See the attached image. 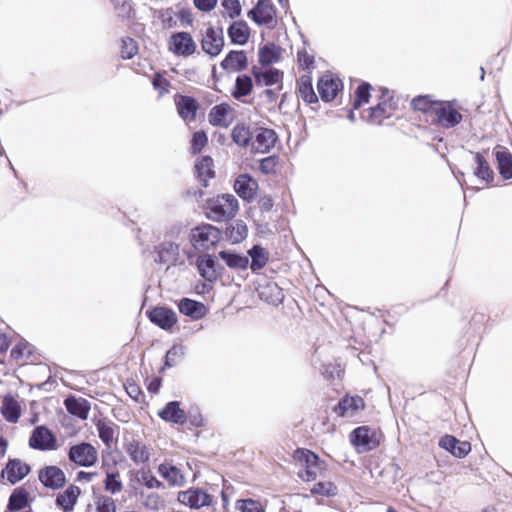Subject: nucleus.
<instances>
[{
  "label": "nucleus",
  "mask_w": 512,
  "mask_h": 512,
  "mask_svg": "<svg viewBox=\"0 0 512 512\" xmlns=\"http://www.w3.org/2000/svg\"><path fill=\"white\" fill-rule=\"evenodd\" d=\"M239 211L237 198L232 194H219L206 200L204 214L213 222L232 220Z\"/></svg>",
  "instance_id": "1"
},
{
  "label": "nucleus",
  "mask_w": 512,
  "mask_h": 512,
  "mask_svg": "<svg viewBox=\"0 0 512 512\" xmlns=\"http://www.w3.org/2000/svg\"><path fill=\"white\" fill-rule=\"evenodd\" d=\"M376 105L365 111L363 118L370 124L381 125L384 120L394 117L399 110V99L388 88L380 87Z\"/></svg>",
  "instance_id": "2"
},
{
  "label": "nucleus",
  "mask_w": 512,
  "mask_h": 512,
  "mask_svg": "<svg viewBox=\"0 0 512 512\" xmlns=\"http://www.w3.org/2000/svg\"><path fill=\"white\" fill-rule=\"evenodd\" d=\"M292 457L300 466L298 477L304 482H313L326 471V463L313 451L306 448H297Z\"/></svg>",
  "instance_id": "3"
},
{
  "label": "nucleus",
  "mask_w": 512,
  "mask_h": 512,
  "mask_svg": "<svg viewBox=\"0 0 512 512\" xmlns=\"http://www.w3.org/2000/svg\"><path fill=\"white\" fill-rule=\"evenodd\" d=\"M221 239V230L208 223L192 228L189 233V241L198 252H205L216 247Z\"/></svg>",
  "instance_id": "4"
},
{
  "label": "nucleus",
  "mask_w": 512,
  "mask_h": 512,
  "mask_svg": "<svg viewBox=\"0 0 512 512\" xmlns=\"http://www.w3.org/2000/svg\"><path fill=\"white\" fill-rule=\"evenodd\" d=\"M383 437V433L380 429L366 425L355 428L349 435L351 444L360 453L369 452L378 448Z\"/></svg>",
  "instance_id": "5"
},
{
  "label": "nucleus",
  "mask_w": 512,
  "mask_h": 512,
  "mask_svg": "<svg viewBox=\"0 0 512 512\" xmlns=\"http://www.w3.org/2000/svg\"><path fill=\"white\" fill-rule=\"evenodd\" d=\"M462 119L460 108L454 101L441 100L431 123L444 129H450L460 124Z\"/></svg>",
  "instance_id": "6"
},
{
  "label": "nucleus",
  "mask_w": 512,
  "mask_h": 512,
  "mask_svg": "<svg viewBox=\"0 0 512 512\" xmlns=\"http://www.w3.org/2000/svg\"><path fill=\"white\" fill-rule=\"evenodd\" d=\"M68 459L79 467H92L98 462L97 448L88 442H80L70 446Z\"/></svg>",
  "instance_id": "7"
},
{
  "label": "nucleus",
  "mask_w": 512,
  "mask_h": 512,
  "mask_svg": "<svg viewBox=\"0 0 512 512\" xmlns=\"http://www.w3.org/2000/svg\"><path fill=\"white\" fill-rule=\"evenodd\" d=\"M31 471L30 465L19 459L9 458L0 473L2 484L14 485L24 479Z\"/></svg>",
  "instance_id": "8"
},
{
  "label": "nucleus",
  "mask_w": 512,
  "mask_h": 512,
  "mask_svg": "<svg viewBox=\"0 0 512 512\" xmlns=\"http://www.w3.org/2000/svg\"><path fill=\"white\" fill-rule=\"evenodd\" d=\"M168 49L176 56L189 57L197 51V44L186 31L173 33L167 42Z\"/></svg>",
  "instance_id": "9"
},
{
  "label": "nucleus",
  "mask_w": 512,
  "mask_h": 512,
  "mask_svg": "<svg viewBox=\"0 0 512 512\" xmlns=\"http://www.w3.org/2000/svg\"><path fill=\"white\" fill-rule=\"evenodd\" d=\"M28 444L30 448L39 451H52L59 447L55 434L44 425L33 429Z\"/></svg>",
  "instance_id": "10"
},
{
  "label": "nucleus",
  "mask_w": 512,
  "mask_h": 512,
  "mask_svg": "<svg viewBox=\"0 0 512 512\" xmlns=\"http://www.w3.org/2000/svg\"><path fill=\"white\" fill-rule=\"evenodd\" d=\"M201 49L210 57L218 56L224 47V35L222 28L209 25L200 40Z\"/></svg>",
  "instance_id": "11"
},
{
  "label": "nucleus",
  "mask_w": 512,
  "mask_h": 512,
  "mask_svg": "<svg viewBox=\"0 0 512 512\" xmlns=\"http://www.w3.org/2000/svg\"><path fill=\"white\" fill-rule=\"evenodd\" d=\"M177 500L191 509H200L205 506H210L213 502V497L202 488L191 487L178 492Z\"/></svg>",
  "instance_id": "12"
},
{
  "label": "nucleus",
  "mask_w": 512,
  "mask_h": 512,
  "mask_svg": "<svg viewBox=\"0 0 512 512\" xmlns=\"http://www.w3.org/2000/svg\"><path fill=\"white\" fill-rule=\"evenodd\" d=\"M278 140L277 133L267 127H255L250 151L252 153H268Z\"/></svg>",
  "instance_id": "13"
},
{
  "label": "nucleus",
  "mask_w": 512,
  "mask_h": 512,
  "mask_svg": "<svg viewBox=\"0 0 512 512\" xmlns=\"http://www.w3.org/2000/svg\"><path fill=\"white\" fill-rule=\"evenodd\" d=\"M365 406V401L361 396L346 394L334 406L333 412L339 417H354L358 412L364 410Z\"/></svg>",
  "instance_id": "14"
},
{
  "label": "nucleus",
  "mask_w": 512,
  "mask_h": 512,
  "mask_svg": "<svg viewBox=\"0 0 512 512\" xmlns=\"http://www.w3.org/2000/svg\"><path fill=\"white\" fill-rule=\"evenodd\" d=\"M174 102L177 113L184 121L193 122L196 120L200 105L194 97L176 94Z\"/></svg>",
  "instance_id": "15"
},
{
  "label": "nucleus",
  "mask_w": 512,
  "mask_h": 512,
  "mask_svg": "<svg viewBox=\"0 0 512 512\" xmlns=\"http://www.w3.org/2000/svg\"><path fill=\"white\" fill-rule=\"evenodd\" d=\"M248 16L259 25H269L274 21L276 11L270 0H258Z\"/></svg>",
  "instance_id": "16"
},
{
  "label": "nucleus",
  "mask_w": 512,
  "mask_h": 512,
  "mask_svg": "<svg viewBox=\"0 0 512 512\" xmlns=\"http://www.w3.org/2000/svg\"><path fill=\"white\" fill-rule=\"evenodd\" d=\"M342 86V81L331 74L320 77L317 84L319 95L325 102L334 100Z\"/></svg>",
  "instance_id": "17"
},
{
  "label": "nucleus",
  "mask_w": 512,
  "mask_h": 512,
  "mask_svg": "<svg viewBox=\"0 0 512 512\" xmlns=\"http://www.w3.org/2000/svg\"><path fill=\"white\" fill-rule=\"evenodd\" d=\"M39 480L47 488L59 489L66 483L64 471L57 466H46L39 471Z\"/></svg>",
  "instance_id": "18"
},
{
  "label": "nucleus",
  "mask_w": 512,
  "mask_h": 512,
  "mask_svg": "<svg viewBox=\"0 0 512 512\" xmlns=\"http://www.w3.org/2000/svg\"><path fill=\"white\" fill-rule=\"evenodd\" d=\"M150 321L164 330H171V328L177 323L176 313L166 307H155L148 313Z\"/></svg>",
  "instance_id": "19"
},
{
  "label": "nucleus",
  "mask_w": 512,
  "mask_h": 512,
  "mask_svg": "<svg viewBox=\"0 0 512 512\" xmlns=\"http://www.w3.org/2000/svg\"><path fill=\"white\" fill-rule=\"evenodd\" d=\"M233 109L227 103L215 105L208 114L212 126L227 128L233 121Z\"/></svg>",
  "instance_id": "20"
},
{
  "label": "nucleus",
  "mask_w": 512,
  "mask_h": 512,
  "mask_svg": "<svg viewBox=\"0 0 512 512\" xmlns=\"http://www.w3.org/2000/svg\"><path fill=\"white\" fill-rule=\"evenodd\" d=\"M196 264L200 275L209 282L216 281L221 276L220 267L211 255L198 256Z\"/></svg>",
  "instance_id": "21"
},
{
  "label": "nucleus",
  "mask_w": 512,
  "mask_h": 512,
  "mask_svg": "<svg viewBox=\"0 0 512 512\" xmlns=\"http://www.w3.org/2000/svg\"><path fill=\"white\" fill-rule=\"evenodd\" d=\"M439 446L449 451L457 458H464L471 451V444L468 441H460L452 435H444L439 440Z\"/></svg>",
  "instance_id": "22"
},
{
  "label": "nucleus",
  "mask_w": 512,
  "mask_h": 512,
  "mask_svg": "<svg viewBox=\"0 0 512 512\" xmlns=\"http://www.w3.org/2000/svg\"><path fill=\"white\" fill-rule=\"evenodd\" d=\"M157 415L165 422L183 425L188 417L186 412L180 407L179 401L168 402Z\"/></svg>",
  "instance_id": "23"
},
{
  "label": "nucleus",
  "mask_w": 512,
  "mask_h": 512,
  "mask_svg": "<svg viewBox=\"0 0 512 512\" xmlns=\"http://www.w3.org/2000/svg\"><path fill=\"white\" fill-rule=\"evenodd\" d=\"M80 495V487L70 484L64 491L58 493L55 503L63 512H73Z\"/></svg>",
  "instance_id": "24"
},
{
  "label": "nucleus",
  "mask_w": 512,
  "mask_h": 512,
  "mask_svg": "<svg viewBox=\"0 0 512 512\" xmlns=\"http://www.w3.org/2000/svg\"><path fill=\"white\" fill-rule=\"evenodd\" d=\"M125 452L135 464H144L150 459V450L146 444L137 439H131L124 444Z\"/></svg>",
  "instance_id": "25"
},
{
  "label": "nucleus",
  "mask_w": 512,
  "mask_h": 512,
  "mask_svg": "<svg viewBox=\"0 0 512 512\" xmlns=\"http://www.w3.org/2000/svg\"><path fill=\"white\" fill-rule=\"evenodd\" d=\"M258 188L257 182L248 174H240L234 182V190L244 200H252Z\"/></svg>",
  "instance_id": "26"
},
{
  "label": "nucleus",
  "mask_w": 512,
  "mask_h": 512,
  "mask_svg": "<svg viewBox=\"0 0 512 512\" xmlns=\"http://www.w3.org/2000/svg\"><path fill=\"white\" fill-rule=\"evenodd\" d=\"M258 295L261 300L272 305H278L284 299L282 288L272 281L260 284L258 287Z\"/></svg>",
  "instance_id": "27"
},
{
  "label": "nucleus",
  "mask_w": 512,
  "mask_h": 512,
  "mask_svg": "<svg viewBox=\"0 0 512 512\" xmlns=\"http://www.w3.org/2000/svg\"><path fill=\"white\" fill-rule=\"evenodd\" d=\"M495 157L497 160V168L499 171V174L504 179H511L512 178V154L509 151L508 148L497 145L494 148Z\"/></svg>",
  "instance_id": "28"
},
{
  "label": "nucleus",
  "mask_w": 512,
  "mask_h": 512,
  "mask_svg": "<svg viewBox=\"0 0 512 512\" xmlns=\"http://www.w3.org/2000/svg\"><path fill=\"white\" fill-rule=\"evenodd\" d=\"M197 179L203 187L208 186L209 180L215 177L214 161L210 156H202L195 163Z\"/></svg>",
  "instance_id": "29"
},
{
  "label": "nucleus",
  "mask_w": 512,
  "mask_h": 512,
  "mask_svg": "<svg viewBox=\"0 0 512 512\" xmlns=\"http://www.w3.org/2000/svg\"><path fill=\"white\" fill-rule=\"evenodd\" d=\"M248 66V59L245 51L232 50L221 62V67L227 71L239 72Z\"/></svg>",
  "instance_id": "30"
},
{
  "label": "nucleus",
  "mask_w": 512,
  "mask_h": 512,
  "mask_svg": "<svg viewBox=\"0 0 512 512\" xmlns=\"http://www.w3.org/2000/svg\"><path fill=\"white\" fill-rule=\"evenodd\" d=\"M230 41L236 45H245L250 38L251 30L244 20L234 21L227 29Z\"/></svg>",
  "instance_id": "31"
},
{
  "label": "nucleus",
  "mask_w": 512,
  "mask_h": 512,
  "mask_svg": "<svg viewBox=\"0 0 512 512\" xmlns=\"http://www.w3.org/2000/svg\"><path fill=\"white\" fill-rule=\"evenodd\" d=\"M117 504L111 496L95 494L92 500L87 503L85 512H116Z\"/></svg>",
  "instance_id": "32"
},
{
  "label": "nucleus",
  "mask_w": 512,
  "mask_h": 512,
  "mask_svg": "<svg viewBox=\"0 0 512 512\" xmlns=\"http://www.w3.org/2000/svg\"><path fill=\"white\" fill-rule=\"evenodd\" d=\"M0 412L6 421L17 423L21 416V406L11 394H6L2 397Z\"/></svg>",
  "instance_id": "33"
},
{
  "label": "nucleus",
  "mask_w": 512,
  "mask_h": 512,
  "mask_svg": "<svg viewBox=\"0 0 512 512\" xmlns=\"http://www.w3.org/2000/svg\"><path fill=\"white\" fill-rule=\"evenodd\" d=\"M441 100H434L431 95H418L411 100L414 111L421 112L433 119Z\"/></svg>",
  "instance_id": "34"
},
{
  "label": "nucleus",
  "mask_w": 512,
  "mask_h": 512,
  "mask_svg": "<svg viewBox=\"0 0 512 512\" xmlns=\"http://www.w3.org/2000/svg\"><path fill=\"white\" fill-rule=\"evenodd\" d=\"M158 473L171 486H182L186 481L183 472L170 462L161 463L158 466Z\"/></svg>",
  "instance_id": "35"
},
{
  "label": "nucleus",
  "mask_w": 512,
  "mask_h": 512,
  "mask_svg": "<svg viewBox=\"0 0 512 512\" xmlns=\"http://www.w3.org/2000/svg\"><path fill=\"white\" fill-rule=\"evenodd\" d=\"M179 259V245L173 242H163L157 249L156 262L176 265Z\"/></svg>",
  "instance_id": "36"
},
{
  "label": "nucleus",
  "mask_w": 512,
  "mask_h": 512,
  "mask_svg": "<svg viewBox=\"0 0 512 512\" xmlns=\"http://www.w3.org/2000/svg\"><path fill=\"white\" fill-rule=\"evenodd\" d=\"M98 436L107 448H111L116 442L117 426L106 419H99L95 423Z\"/></svg>",
  "instance_id": "37"
},
{
  "label": "nucleus",
  "mask_w": 512,
  "mask_h": 512,
  "mask_svg": "<svg viewBox=\"0 0 512 512\" xmlns=\"http://www.w3.org/2000/svg\"><path fill=\"white\" fill-rule=\"evenodd\" d=\"M179 311L194 320L203 318L207 313L206 306L198 301L183 298L178 304Z\"/></svg>",
  "instance_id": "38"
},
{
  "label": "nucleus",
  "mask_w": 512,
  "mask_h": 512,
  "mask_svg": "<svg viewBox=\"0 0 512 512\" xmlns=\"http://www.w3.org/2000/svg\"><path fill=\"white\" fill-rule=\"evenodd\" d=\"M297 91L299 97L307 104L318 102V97L312 85V77L309 74H303L297 80Z\"/></svg>",
  "instance_id": "39"
},
{
  "label": "nucleus",
  "mask_w": 512,
  "mask_h": 512,
  "mask_svg": "<svg viewBox=\"0 0 512 512\" xmlns=\"http://www.w3.org/2000/svg\"><path fill=\"white\" fill-rule=\"evenodd\" d=\"M253 133L254 128H251L245 123H238L232 129L231 138L239 147L250 149Z\"/></svg>",
  "instance_id": "40"
},
{
  "label": "nucleus",
  "mask_w": 512,
  "mask_h": 512,
  "mask_svg": "<svg viewBox=\"0 0 512 512\" xmlns=\"http://www.w3.org/2000/svg\"><path fill=\"white\" fill-rule=\"evenodd\" d=\"M64 405L70 414L83 420L87 419L90 411V404L86 399L69 396L65 399Z\"/></svg>",
  "instance_id": "41"
},
{
  "label": "nucleus",
  "mask_w": 512,
  "mask_h": 512,
  "mask_svg": "<svg viewBox=\"0 0 512 512\" xmlns=\"http://www.w3.org/2000/svg\"><path fill=\"white\" fill-rule=\"evenodd\" d=\"M474 159L476 163V167L474 168L475 176L484 181L487 185L492 184L494 180V172L485 156L480 152H476Z\"/></svg>",
  "instance_id": "42"
},
{
  "label": "nucleus",
  "mask_w": 512,
  "mask_h": 512,
  "mask_svg": "<svg viewBox=\"0 0 512 512\" xmlns=\"http://www.w3.org/2000/svg\"><path fill=\"white\" fill-rule=\"evenodd\" d=\"M10 356L15 362L24 365L33 358V346L26 340L21 339L11 349Z\"/></svg>",
  "instance_id": "43"
},
{
  "label": "nucleus",
  "mask_w": 512,
  "mask_h": 512,
  "mask_svg": "<svg viewBox=\"0 0 512 512\" xmlns=\"http://www.w3.org/2000/svg\"><path fill=\"white\" fill-rule=\"evenodd\" d=\"M252 73L257 85L270 86L281 82L283 79V73L275 68L260 71L254 67Z\"/></svg>",
  "instance_id": "44"
},
{
  "label": "nucleus",
  "mask_w": 512,
  "mask_h": 512,
  "mask_svg": "<svg viewBox=\"0 0 512 512\" xmlns=\"http://www.w3.org/2000/svg\"><path fill=\"white\" fill-rule=\"evenodd\" d=\"M29 493L23 487L16 488L9 497L8 510L18 511L24 509L28 505Z\"/></svg>",
  "instance_id": "45"
},
{
  "label": "nucleus",
  "mask_w": 512,
  "mask_h": 512,
  "mask_svg": "<svg viewBox=\"0 0 512 512\" xmlns=\"http://www.w3.org/2000/svg\"><path fill=\"white\" fill-rule=\"evenodd\" d=\"M310 493L316 497H334L338 494V487L331 480H323L315 483Z\"/></svg>",
  "instance_id": "46"
},
{
  "label": "nucleus",
  "mask_w": 512,
  "mask_h": 512,
  "mask_svg": "<svg viewBox=\"0 0 512 512\" xmlns=\"http://www.w3.org/2000/svg\"><path fill=\"white\" fill-rule=\"evenodd\" d=\"M253 89V82L250 76L248 75H239L235 80V87L232 92V96L235 99H241L249 95Z\"/></svg>",
  "instance_id": "47"
},
{
  "label": "nucleus",
  "mask_w": 512,
  "mask_h": 512,
  "mask_svg": "<svg viewBox=\"0 0 512 512\" xmlns=\"http://www.w3.org/2000/svg\"><path fill=\"white\" fill-rule=\"evenodd\" d=\"M297 65L299 69L306 71V74L311 75L312 70L315 68L314 54L309 52L306 47L298 49Z\"/></svg>",
  "instance_id": "48"
},
{
  "label": "nucleus",
  "mask_w": 512,
  "mask_h": 512,
  "mask_svg": "<svg viewBox=\"0 0 512 512\" xmlns=\"http://www.w3.org/2000/svg\"><path fill=\"white\" fill-rule=\"evenodd\" d=\"M219 256L232 269H246L248 266V258L245 256L229 251H220Z\"/></svg>",
  "instance_id": "49"
},
{
  "label": "nucleus",
  "mask_w": 512,
  "mask_h": 512,
  "mask_svg": "<svg viewBox=\"0 0 512 512\" xmlns=\"http://www.w3.org/2000/svg\"><path fill=\"white\" fill-rule=\"evenodd\" d=\"M280 59V49L275 44H266L259 50V61L261 64H271Z\"/></svg>",
  "instance_id": "50"
},
{
  "label": "nucleus",
  "mask_w": 512,
  "mask_h": 512,
  "mask_svg": "<svg viewBox=\"0 0 512 512\" xmlns=\"http://www.w3.org/2000/svg\"><path fill=\"white\" fill-rule=\"evenodd\" d=\"M247 226L242 222L238 221L226 228V236L232 243H239L243 241L247 236Z\"/></svg>",
  "instance_id": "51"
},
{
  "label": "nucleus",
  "mask_w": 512,
  "mask_h": 512,
  "mask_svg": "<svg viewBox=\"0 0 512 512\" xmlns=\"http://www.w3.org/2000/svg\"><path fill=\"white\" fill-rule=\"evenodd\" d=\"M371 89L372 86L367 82H362L356 88L352 102L353 109H358L362 105L367 104L369 102Z\"/></svg>",
  "instance_id": "52"
},
{
  "label": "nucleus",
  "mask_w": 512,
  "mask_h": 512,
  "mask_svg": "<svg viewBox=\"0 0 512 512\" xmlns=\"http://www.w3.org/2000/svg\"><path fill=\"white\" fill-rule=\"evenodd\" d=\"M104 489L112 495L120 493L123 489V484L118 472H107L103 480Z\"/></svg>",
  "instance_id": "53"
},
{
  "label": "nucleus",
  "mask_w": 512,
  "mask_h": 512,
  "mask_svg": "<svg viewBox=\"0 0 512 512\" xmlns=\"http://www.w3.org/2000/svg\"><path fill=\"white\" fill-rule=\"evenodd\" d=\"M139 47L136 40L131 37H124L120 43V56L124 60L132 59L138 54Z\"/></svg>",
  "instance_id": "54"
},
{
  "label": "nucleus",
  "mask_w": 512,
  "mask_h": 512,
  "mask_svg": "<svg viewBox=\"0 0 512 512\" xmlns=\"http://www.w3.org/2000/svg\"><path fill=\"white\" fill-rule=\"evenodd\" d=\"M166 72H156L152 78L153 88L158 92L159 97H163L164 95L170 92L171 83L165 77Z\"/></svg>",
  "instance_id": "55"
},
{
  "label": "nucleus",
  "mask_w": 512,
  "mask_h": 512,
  "mask_svg": "<svg viewBox=\"0 0 512 512\" xmlns=\"http://www.w3.org/2000/svg\"><path fill=\"white\" fill-rule=\"evenodd\" d=\"M249 254L252 258L251 269L253 271L262 269L266 265L268 258L265 250L262 247L254 246L249 251Z\"/></svg>",
  "instance_id": "56"
},
{
  "label": "nucleus",
  "mask_w": 512,
  "mask_h": 512,
  "mask_svg": "<svg viewBox=\"0 0 512 512\" xmlns=\"http://www.w3.org/2000/svg\"><path fill=\"white\" fill-rule=\"evenodd\" d=\"M116 15L122 20H130L133 17V8L129 0H112Z\"/></svg>",
  "instance_id": "57"
},
{
  "label": "nucleus",
  "mask_w": 512,
  "mask_h": 512,
  "mask_svg": "<svg viewBox=\"0 0 512 512\" xmlns=\"http://www.w3.org/2000/svg\"><path fill=\"white\" fill-rule=\"evenodd\" d=\"M279 165V157L271 155L260 160L259 169L264 174H276Z\"/></svg>",
  "instance_id": "58"
},
{
  "label": "nucleus",
  "mask_w": 512,
  "mask_h": 512,
  "mask_svg": "<svg viewBox=\"0 0 512 512\" xmlns=\"http://www.w3.org/2000/svg\"><path fill=\"white\" fill-rule=\"evenodd\" d=\"M208 137L204 131H197L193 134L191 139V152L198 154L207 145Z\"/></svg>",
  "instance_id": "59"
},
{
  "label": "nucleus",
  "mask_w": 512,
  "mask_h": 512,
  "mask_svg": "<svg viewBox=\"0 0 512 512\" xmlns=\"http://www.w3.org/2000/svg\"><path fill=\"white\" fill-rule=\"evenodd\" d=\"M184 352L181 346H172L165 355L164 367H172L182 358Z\"/></svg>",
  "instance_id": "60"
},
{
  "label": "nucleus",
  "mask_w": 512,
  "mask_h": 512,
  "mask_svg": "<svg viewBox=\"0 0 512 512\" xmlns=\"http://www.w3.org/2000/svg\"><path fill=\"white\" fill-rule=\"evenodd\" d=\"M222 7L227 16L231 19H235L241 15L242 7L239 0H223Z\"/></svg>",
  "instance_id": "61"
},
{
  "label": "nucleus",
  "mask_w": 512,
  "mask_h": 512,
  "mask_svg": "<svg viewBox=\"0 0 512 512\" xmlns=\"http://www.w3.org/2000/svg\"><path fill=\"white\" fill-rule=\"evenodd\" d=\"M144 506L150 510H159L165 506V501L158 493H149L144 500Z\"/></svg>",
  "instance_id": "62"
},
{
  "label": "nucleus",
  "mask_w": 512,
  "mask_h": 512,
  "mask_svg": "<svg viewBox=\"0 0 512 512\" xmlns=\"http://www.w3.org/2000/svg\"><path fill=\"white\" fill-rule=\"evenodd\" d=\"M124 388L127 394L136 402L141 403L144 401V393L136 382L127 381V383L124 384Z\"/></svg>",
  "instance_id": "63"
},
{
  "label": "nucleus",
  "mask_w": 512,
  "mask_h": 512,
  "mask_svg": "<svg viewBox=\"0 0 512 512\" xmlns=\"http://www.w3.org/2000/svg\"><path fill=\"white\" fill-rule=\"evenodd\" d=\"M238 508L241 512H265L262 504L253 499H244L239 501Z\"/></svg>",
  "instance_id": "64"
}]
</instances>
